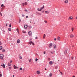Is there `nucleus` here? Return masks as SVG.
I'll list each match as a JSON object with an SVG mask.
<instances>
[{
	"label": "nucleus",
	"mask_w": 77,
	"mask_h": 77,
	"mask_svg": "<svg viewBox=\"0 0 77 77\" xmlns=\"http://www.w3.org/2000/svg\"><path fill=\"white\" fill-rule=\"evenodd\" d=\"M22 6H24V3H22Z\"/></svg>",
	"instance_id": "obj_38"
},
{
	"label": "nucleus",
	"mask_w": 77,
	"mask_h": 77,
	"mask_svg": "<svg viewBox=\"0 0 77 77\" xmlns=\"http://www.w3.org/2000/svg\"><path fill=\"white\" fill-rule=\"evenodd\" d=\"M54 41H56V38H55L54 39Z\"/></svg>",
	"instance_id": "obj_49"
},
{
	"label": "nucleus",
	"mask_w": 77,
	"mask_h": 77,
	"mask_svg": "<svg viewBox=\"0 0 77 77\" xmlns=\"http://www.w3.org/2000/svg\"><path fill=\"white\" fill-rule=\"evenodd\" d=\"M44 22L45 23H47V21L46 20H45Z\"/></svg>",
	"instance_id": "obj_36"
},
{
	"label": "nucleus",
	"mask_w": 77,
	"mask_h": 77,
	"mask_svg": "<svg viewBox=\"0 0 77 77\" xmlns=\"http://www.w3.org/2000/svg\"><path fill=\"white\" fill-rule=\"evenodd\" d=\"M71 59H72V60H73V59H74V57H71Z\"/></svg>",
	"instance_id": "obj_37"
},
{
	"label": "nucleus",
	"mask_w": 77,
	"mask_h": 77,
	"mask_svg": "<svg viewBox=\"0 0 77 77\" xmlns=\"http://www.w3.org/2000/svg\"><path fill=\"white\" fill-rule=\"evenodd\" d=\"M8 66H11V65H12V64H11L10 63H8Z\"/></svg>",
	"instance_id": "obj_13"
},
{
	"label": "nucleus",
	"mask_w": 77,
	"mask_h": 77,
	"mask_svg": "<svg viewBox=\"0 0 77 77\" xmlns=\"http://www.w3.org/2000/svg\"><path fill=\"white\" fill-rule=\"evenodd\" d=\"M21 23V19H20L19 20V23Z\"/></svg>",
	"instance_id": "obj_25"
},
{
	"label": "nucleus",
	"mask_w": 77,
	"mask_h": 77,
	"mask_svg": "<svg viewBox=\"0 0 77 77\" xmlns=\"http://www.w3.org/2000/svg\"><path fill=\"white\" fill-rule=\"evenodd\" d=\"M2 51H5V49H3V50H2Z\"/></svg>",
	"instance_id": "obj_40"
},
{
	"label": "nucleus",
	"mask_w": 77,
	"mask_h": 77,
	"mask_svg": "<svg viewBox=\"0 0 77 77\" xmlns=\"http://www.w3.org/2000/svg\"><path fill=\"white\" fill-rule=\"evenodd\" d=\"M11 77H13L12 76Z\"/></svg>",
	"instance_id": "obj_64"
},
{
	"label": "nucleus",
	"mask_w": 77,
	"mask_h": 77,
	"mask_svg": "<svg viewBox=\"0 0 77 77\" xmlns=\"http://www.w3.org/2000/svg\"><path fill=\"white\" fill-rule=\"evenodd\" d=\"M17 42L18 43H20V40L19 39L17 40Z\"/></svg>",
	"instance_id": "obj_12"
},
{
	"label": "nucleus",
	"mask_w": 77,
	"mask_h": 77,
	"mask_svg": "<svg viewBox=\"0 0 77 77\" xmlns=\"http://www.w3.org/2000/svg\"><path fill=\"white\" fill-rule=\"evenodd\" d=\"M28 27H29V28H32V26H28Z\"/></svg>",
	"instance_id": "obj_32"
},
{
	"label": "nucleus",
	"mask_w": 77,
	"mask_h": 77,
	"mask_svg": "<svg viewBox=\"0 0 77 77\" xmlns=\"http://www.w3.org/2000/svg\"><path fill=\"white\" fill-rule=\"evenodd\" d=\"M67 53V52L66 51H65L64 52V54H66Z\"/></svg>",
	"instance_id": "obj_20"
},
{
	"label": "nucleus",
	"mask_w": 77,
	"mask_h": 77,
	"mask_svg": "<svg viewBox=\"0 0 77 77\" xmlns=\"http://www.w3.org/2000/svg\"><path fill=\"white\" fill-rule=\"evenodd\" d=\"M31 40H32V39H29V41H31Z\"/></svg>",
	"instance_id": "obj_56"
},
{
	"label": "nucleus",
	"mask_w": 77,
	"mask_h": 77,
	"mask_svg": "<svg viewBox=\"0 0 77 77\" xmlns=\"http://www.w3.org/2000/svg\"><path fill=\"white\" fill-rule=\"evenodd\" d=\"M24 27L25 29H27V25H25L24 26Z\"/></svg>",
	"instance_id": "obj_10"
},
{
	"label": "nucleus",
	"mask_w": 77,
	"mask_h": 77,
	"mask_svg": "<svg viewBox=\"0 0 77 77\" xmlns=\"http://www.w3.org/2000/svg\"><path fill=\"white\" fill-rule=\"evenodd\" d=\"M22 32H23V33H26V31H23Z\"/></svg>",
	"instance_id": "obj_31"
},
{
	"label": "nucleus",
	"mask_w": 77,
	"mask_h": 77,
	"mask_svg": "<svg viewBox=\"0 0 77 77\" xmlns=\"http://www.w3.org/2000/svg\"><path fill=\"white\" fill-rule=\"evenodd\" d=\"M53 75V74L51 73H50L49 74V76L50 77H51Z\"/></svg>",
	"instance_id": "obj_18"
},
{
	"label": "nucleus",
	"mask_w": 77,
	"mask_h": 77,
	"mask_svg": "<svg viewBox=\"0 0 77 77\" xmlns=\"http://www.w3.org/2000/svg\"><path fill=\"white\" fill-rule=\"evenodd\" d=\"M20 70H22V68H20Z\"/></svg>",
	"instance_id": "obj_48"
},
{
	"label": "nucleus",
	"mask_w": 77,
	"mask_h": 77,
	"mask_svg": "<svg viewBox=\"0 0 77 77\" xmlns=\"http://www.w3.org/2000/svg\"><path fill=\"white\" fill-rule=\"evenodd\" d=\"M24 4L25 5H27V3L26 2H25Z\"/></svg>",
	"instance_id": "obj_27"
},
{
	"label": "nucleus",
	"mask_w": 77,
	"mask_h": 77,
	"mask_svg": "<svg viewBox=\"0 0 77 77\" xmlns=\"http://www.w3.org/2000/svg\"><path fill=\"white\" fill-rule=\"evenodd\" d=\"M31 61H32V59H30L29 60V62H31Z\"/></svg>",
	"instance_id": "obj_29"
},
{
	"label": "nucleus",
	"mask_w": 77,
	"mask_h": 77,
	"mask_svg": "<svg viewBox=\"0 0 77 77\" xmlns=\"http://www.w3.org/2000/svg\"><path fill=\"white\" fill-rule=\"evenodd\" d=\"M73 77H75V76H73Z\"/></svg>",
	"instance_id": "obj_57"
},
{
	"label": "nucleus",
	"mask_w": 77,
	"mask_h": 77,
	"mask_svg": "<svg viewBox=\"0 0 77 77\" xmlns=\"http://www.w3.org/2000/svg\"><path fill=\"white\" fill-rule=\"evenodd\" d=\"M0 15L1 16H2V13L0 12Z\"/></svg>",
	"instance_id": "obj_46"
},
{
	"label": "nucleus",
	"mask_w": 77,
	"mask_h": 77,
	"mask_svg": "<svg viewBox=\"0 0 77 77\" xmlns=\"http://www.w3.org/2000/svg\"><path fill=\"white\" fill-rule=\"evenodd\" d=\"M14 69H16L17 68V69L18 68V67L15 66V65H14Z\"/></svg>",
	"instance_id": "obj_5"
},
{
	"label": "nucleus",
	"mask_w": 77,
	"mask_h": 77,
	"mask_svg": "<svg viewBox=\"0 0 77 77\" xmlns=\"http://www.w3.org/2000/svg\"><path fill=\"white\" fill-rule=\"evenodd\" d=\"M37 72L38 74H40V72H39V71H37Z\"/></svg>",
	"instance_id": "obj_21"
},
{
	"label": "nucleus",
	"mask_w": 77,
	"mask_h": 77,
	"mask_svg": "<svg viewBox=\"0 0 77 77\" xmlns=\"http://www.w3.org/2000/svg\"><path fill=\"white\" fill-rule=\"evenodd\" d=\"M45 14H49V12H48V11H45Z\"/></svg>",
	"instance_id": "obj_9"
},
{
	"label": "nucleus",
	"mask_w": 77,
	"mask_h": 77,
	"mask_svg": "<svg viewBox=\"0 0 77 77\" xmlns=\"http://www.w3.org/2000/svg\"><path fill=\"white\" fill-rule=\"evenodd\" d=\"M57 40H58V41H60V38L59 37H58Z\"/></svg>",
	"instance_id": "obj_15"
},
{
	"label": "nucleus",
	"mask_w": 77,
	"mask_h": 77,
	"mask_svg": "<svg viewBox=\"0 0 77 77\" xmlns=\"http://www.w3.org/2000/svg\"><path fill=\"white\" fill-rule=\"evenodd\" d=\"M42 12V13H44V11H43Z\"/></svg>",
	"instance_id": "obj_51"
},
{
	"label": "nucleus",
	"mask_w": 77,
	"mask_h": 77,
	"mask_svg": "<svg viewBox=\"0 0 77 77\" xmlns=\"http://www.w3.org/2000/svg\"><path fill=\"white\" fill-rule=\"evenodd\" d=\"M1 66H2L4 68H5V65L4 64H2L1 65Z\"/></svg>",
	"instance_id": "obj_4"
},
{
	"label": "nucleus",
	"mask_w": 77,
	"mask_h": 77,
	"mask_svg": "<svg viewBox=\"0 0 77 77\" xmlns=\"http://www.w3.org/2000/svg\"><path fill=\"white\" fill-rule=\"evenodd\" d=\"M2 48H3V47H2V46H0V50H1L2 49Z\"/></svg>",
	"instance_id": "obj_22"
},
{
	"label": "nucleus",
	"mask_w": 77,
	"mask_h": 77,
	"mask_svg": "<svg viewBox=\"0 0 77 77\" xmlns=\"http://www.w3.org/2000/svg\"><path fill=\"white\" fill-rule=\"evenodd\" d=\"M28 16H26V18H28Z\"/></svg>",
	"instance_id": "obj_52"
},
{
	"label": "nucleus",
	"mask_w": 77,
	"mask_h": 77,
	"mask_svg": "<svg viewBox=\"0 0 77 77\" xmlns=\"http://www.w3.org/2000/svg\"><path fill=\"white\" fill-rule=\"evenodd\" d=\"M7 25H8V23H7V24H6V26H7Z\"/></svg>",
	"instance_id": "obj_55"
},
{
	"label": "nucleus",
	"mask_w": 77,
	"mask_h": 77,
	"mask_svg": "<svg viewBox=\"0 0 77 77\" xmlns=\"http://www.w3.org/2000/svg\"><path fill=\"white\" fill-rule=\"evenodd\" d=\"M11 28H8V30H9V31H11Z\"/></svg>",
	"instance_id": "obj_23"
},
{
	"label": "nucleus",
	"mask_w": 77,
	"mask_h": 77,
	"mask_svg": "<svg viewBox=\"0 0 77 77\" xmlns=\"http://www.w3.org/2000/svg\"><path fill=\"white\" fill-rule=\"evenodd\" d=\"M44 54H45V52H44Z\"/></svg>",
	"instance_id": "obj_53"
},
{
	"label": "nucleus",
	"mask_w": 77,
	"mask_h": 77,
	"mask_svg": "<svg viewBox=\"0 0 77 77\" xmlns=\"http://www.w3.org/2000/svg\"><path fill=\"white\" fill-rule=\"evenodd\" d=\"M70 38H73V37H74V35H73L72 34H71V35H70Z\"/></svg>",
	"instance_id": "obj_11"
},
{
	"label": "nucleus",
	"mask_w": 77,
	"mask_h": 77,
	"mask_svg": "<svg viewBox=\"0 0 77 77\" xmlns=\"http://www.w3.org/2000/svg\"><path fill=\"white\" fill-rule=\"evenodd\" d=\"M10 63H12V60H11L10 61Z\"/></svg>",
	"instance_id": "obj_45"
},
{
	"label": "nucleus",
	"mask_w": 77,
	"mask_h": 77,
	"mask_svg": "<svg viewBox=\"0 0 77 77\" xmlns=\"http://www.w3.org/2000/svg\"><path fill=\"white\" fill-rule=\"evenodd\" d=\"M44 5H43V7L40 8V11H42V9H44Z\"/></svg>",
	"instance_id": "obj_8"
},
{
	"label": "nucleus",
	"mask_w": 77,
	"mask_h": 77,
	"mask_svg": "<svg viewBox=\"0 0 77 77\" xmlns=\"http://www.w3.org/2000/svg\"><path fill=\"white\" fill-rule=\"evenodd\" d=\"M53 62L52 61H51L49 62V65H52V64H53Z\"/></svg>",
	"instance_id": "obj_7"
},
{
	"label": "nucleus",
	"mask_w": 77,
	"mask_h": 77,
	"mask_svg": "<svg viewBox=\"0 0 77 77\" xmlns=\"http://www.w3.org/2000/svg\"><path fill=\"white\" fill-rule=\"evenodd\" d=\"M1 74V72L0 71V74Z\"/></svg>",
	"instance_id": "obj_59"
},
{
	"label": "nucleus",
	"mask_w": 77,
	"mask_h": 77,
	"mask_svg": "<svg viewBox=\"0 0 77 77\" xmlns=\"http://www.w3.org/2000/svg\"><path fill=\"white\" fill-rule=\"evenodd\" d=\"M8 68L10 69L12 68V67H9Z\"/></svg>",
	"instance_id": "obj_39"
},
{
	"label": "nucleus",
	"mask_w": 77,
	"mask_h": 77,
	"mask_svg": "<svg viewBox=\"0 0 77 77\" xmlns=\"http://www.w3.org/2000/svg\"><path fill=\"white\" fill-rule=\"evenodd\" d=\"M72 32H73V31L74 30V28H72Z\"/></svg>",
	"instance_id": "obj_33"
},
{
	"label": "nucleus",
	"mask_w": 77,
	"mask_h": 77,
	"mask_svg": "<svg viewBox=\"0 0 77 77\" xmlns=\"http://www.w3.org/2000/svg\"><path fill=\"white\" fill-rule=\"evenodd\" d=\"M22 17H24V16H25V15L24 14H23L22 15Z\"/></svg>",
	"instance_id": "obj_34"
},
{
	"label": "nucleus",
	"mask_w": 77,
	"mask_h": 77,
	"mask_svg": "<svg viewBox=\"0 0 77 77\" xmlns=\"http://www.w3.org/2000/svg\"><path fill=\"white\" fill-rule=\"evenodd\" d=\"M49 47H50V48H51V47H52V44L51 43L49 44Z\"/></svg>",
	"instance_id": "obj_6"
},
{
	"label": "nucleus",
	"mask_w": 77,
	"mask_h": 77,
	"mask_svg": "<svg viewBox=\"0 0 77 77\" xmlns=\"http://www.w3.org/2000/svg\"><path fill=\"white\" fill-rule=\"evenodd\" d=\"M64 3H68V0H66V1H65V2H64Z\"/></svg>",
	"instance_id": "obj_14"
},
{
	"label": "nucleus",
	"mask_w": 77,
	"mask_h": 77,
	"mask_svg": "<svg viewBox=\"0 0 77 77\" xmlns=\"http://www.w3.org/2000/svg\"><path fill=\"white\" fill-rule=\"evenodd\" d=\"M13 77H14V75H13Z\"/></svg>",
	"instance_id": "obj_58"
},
{
	"label": "nucleus",
	"mask_w": 77,
	"mask_h": 77,
	"mask_svg": "<svg viewBox=\"0 0 77 77\" xmlns=\"http://www.w3.org/2000/svg\"><path fill=\"white\" fill-rule=\"evenodd\" d=\"M69 19H70V20H72V16H71L69 17Z\"/></svg>",
	"instance_id": "obj_16"
},
{
	"label": "nucleus",
	"mask_w": 77,
	"mask_h": 77,
	"mask_svg": "<svg viewBox=\"0 0 77 77\" xmlns=\"http://www.w3.org/2000/svg\"><path fill=\"white\" fill-rule=\"evenodd\" d=\"M25 12H28V11H27V10H25Z\"/></svg>",
	"instance_id": "obj_42"
},
{
	"label": "nucleus",
	"mask_w": 77,
	"mask_h": 77,
	"mask_svg": "<svg viewBox=\"0 0 77 77\" xmlns=\"http://www.w3.org/2000/svg\"><path fill=\"white\" fill-rule=\"evenodd\" d=\"M29 44H30V45H32H32H35V44L33 43V42L32 41L29 42Z\"/></svg>",
	"instance_id": "obj_1"
},
{
	"label": "nucleus",
	"mask_w": 77,
	"mask_h": 77,
	"mask_svg": "<svg viewBox=\"0 0 77 77\" xmlns=\"http://www.w3.org/2000/svg\"><path fill=\"white\" fill-rule=\"evenodd\" d=\"M37 10L38 11H41V10H40L39 8H37Z\"/></svg>",
	"instance_id": "obj_30"
},
{
	"label": "nucleus",
	"mask_w": 77,
	"mask_h": 77,
	"mask_svg": "<svg viewBox=\"0 0 77 77\" xmlns=\"http://www.w3.org/2000/svg\"><path fill=\"white\" fill-rule=\"evenodd\" d=\"M2 75L1 73L0 74V77H2Z\"/></svg>",
	"instance_id": "obj_44"
},
{
	"label": "nucleus",
	"mask_w": 77,
	"mask_h": 77,
	"mask_svg": "<svg viewBox=\"0 0 77 77\" xmlns=\"http://www.w3.org/2000/svg\"><path fill=\"white\" fill-rule=\"evenodd\" d=\"M45 34H44V35H43V39H44V38H45Z\"/></svg>",
	"instance_id": "obj_19"
},
{
	"label": "nucleus",
	"mask_w": 77,
	"mask_h": 77,
	"mask_svg": "<svg viewBox=\"0 0 77 77\" xmlns=\"http://www.w3.org/2000/svg\"><path fill=\"white\" fill-rule=\"evenodd\" d=\"M3 58V54H1L0 55V59H2Z\"/></svg>",
	"instance_id": "obj_2"
},
{
	"label": "nucleus",
	"mask_w": 77,
	"mask_h": 77,
	"mask_svg": "<svg viewBox=\"0 0 77 77\" xmlns=\"http://www.w3.org/2000/svg\"><path fill=\"white\" fill-rule=\"evenodd\" d=\"M11 24H10V25H9V27H11Z\"/></svg>",
	"instance_id": "obj_35"
},
{
	"label": "nucleus",
	"mask_w": 77,
	"mask_h": 77,
	"mask_svg": "<svg viewBox=\"0 0 77 77\" xmlns=\"http://www.w3.org/2000/svg\"><path fill=\"white\" fill-rule=\"evenodd\" d=\"M56 45H54V48H56Z\"/></svg>",
	"instance_id": "obj_17"
},
{
	"label": "nucleus",
	"mask_w": 77,
	"mask_h": 77,
	"mask_svg": "<svg viewBox=\"0 0 77 77\" xmlns=\"http://www.w3.org/2000/svg\"><path fill=\"white\" fill-rule=\"evenodd\" d=\"M4 6V5L3 4H2L1 5V7H2V6Z\"/></svg>",
	"instance_id": "obj_41"
},
{
	"label": "nucleus",
	"mask_w": 77,
	"mask_h": 77,
	"mask_svg": "<svg viewBox=\"0 0 77 77\" xmlns=\"http://www.w3.org/2000/svg\"><path fill=\"white\" fill-rule=\"evenodd\" d=\"M0 45H2V43L0 42Z\"/></svg>",
	"instance_id": "obj_50"
},
{
	"label": "nucleus",
	"mask_w": 77,
	"mask_h": 77,
	"mask_svg": "<svg viewBox=\"0 0 77 77\" xmlns=\"http://www.w3.org/2000/svg\"><path fill=\"white\" fill-rule=\"evenodd\" d=\"M28 34L29 36H32V32L30 31H29L28 32Z\"/></svg>",
	"instance_id": "obj_3"
},
{
	"label": "nucleus",
	"mask_w": 77,
	"mask_h": 77,
	"mask_svg": "<svg viewBox=\"0 0 77 77\" xmlns=\"http://www.w3.org/2000/svg\"><path fill=\"white\" fill-rule=\"evenodd\" d=\"M34 24H35V23H34Z\"/></svg>",
	"instance_id": "obj_63"
},
{
	"label": "nucleus",
	"mask_w": 77,
	"mask_h": 77,
	"mask_svg": "<svg viewBox=\"0 0 77 77\" xmlns=\"http://www.w3.org/2000/svg\"><path fill=\"white\" fill-rule=\"evenodd\" d=\"M16 30H17V32H19V31L18 30V28H17V29Z\"/></svg>",
	"instance_id": "obj_24"
},
{
	"label": "nucleus",
	"mask_w": 77,
	"mask_h": 77,
	"mask_svg": "<svg viewBox=\"0 0 77 77\" xmlns=\"http://www.w3.org/2000/svg\"><path fill=\"white\" fill-rule=\"evenodd\" d=\"M51 53H53L52 52H51Z\"/></svg>",
	"instance_id": "obj_61"
},
{
	"label": "nucleus",
	"mask_w": 77,
	"mask_h": 77,
	"mask_svg": "<svg viewBox=\"0 0 77 77\" xmlns=\"http://www.w3.org/2000/svg\"><path fill=\"white\" fill-rule=\"evenodd\" d=\"M19 59H22V57H21V56L19 57Z\"/></svg>",
	"instance_id": "obj_28"
},
{
	"label": "nucleus",
	"mask_w": 77,
	"mask_h": 77,
	"mask_svg": "<svg viewBox=\"0 0 77 77\" xmlns=\"http://www.w3.org/2000/svg\"><path fill=\"white\" fill-rule=\"evenodd\" d=\"M45 70H47V69H45Z\"/></svg>",
	"instance_id": "obj_60"
},
{
	"label": "nucleus",
	"mask_w": 77,
	"mask_h": 77,
	"mask_svg": "<svg viewBox=\"0 0 77 77\" xmlns=\"http://www.w3.org/2000/svg\"><path fill=\"white\" fill-rule=\"evenodd\" d=\"M35 39H38V37H36L35 38Z\"/></svg>",
	"instance_id": "obj_43"
},
{
	"label": "nucleus",
	"mask_w": 77,
	"mask_h": 77,
	"mask_svg": "<svg viewBox=\"0 0 77 77\" xmlns=\"http://www.w3.org/2000/svg\"><path fill=\"white\" fill-rule=\"evenodd\" d=\"M30 23H31V21L30 22Z\"/></svg>",
	"instance_id": "obj_62"
},
{
	"label": "nucleus",
	"mask_w": 77,
	"mask_h": 77,
	"mask_svg": "<svg viewBox=\"0 0 77 77\" xmlns=\"http://www.w3.org/2000/svg\"><path fill=\"white\" fill-rule=\"evenodd\" d=\"M37 60H38V59L37 58H36L35 59V62H36Z\"/></svg>",
	"instance_id": "obj_26"
},
{
	"label": "nucleus",
	"mask_w": 77,
	"mask_h": 77,
	"mask_svg": "<svg viewBox=\"0 0 77 77\" xmlns=\"http://www.w3.org/2000/svg\"><path fill=\"white\" fill-rule=\"evenodd\" d=\"M60 73L62 75L63 74V73H62V72H60Z\"/></svg>",
	"instance_id": "obj_47"
},
{
	"label": "nucleus",
	"mask_w": 77,
	"mask_h": 77,
	"mask_svg": "<svg viewBox=\"0 0 77 77\" xmlns=\"http://www.w3.org/2000/svg\"><path fill=\"white\" fill-rule=\"evenodd\" d=\"M76 18L77 20V17H76Z\"/></svg>",
	"instance_id": "obj_54"
}]
</instances>
